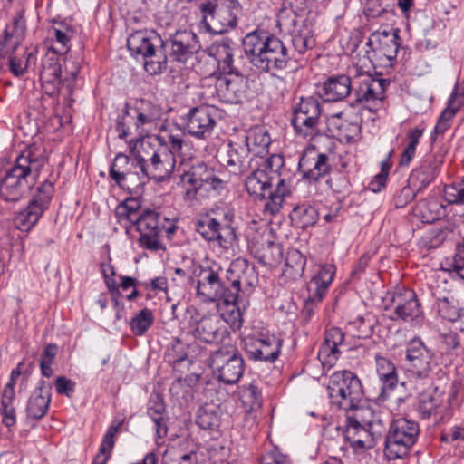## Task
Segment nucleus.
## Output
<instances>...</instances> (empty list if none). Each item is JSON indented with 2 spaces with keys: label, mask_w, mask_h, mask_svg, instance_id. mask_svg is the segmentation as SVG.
I'll return each instance as SVG.
<instances>
[{
  "label": "nucleus",
  "mask_w": 464,
  "mask_h": 464,
  "mask_svg": "<svg viewBox=\"0 0 464 464\" xmlns=\"http://www.w3.org/2000/svg\"><path fill=\"white\" fill-rule=\"evenodd\" d=\"M285 159L280 154H273L252 170L245 180L248 194L266 200L265 211L277 214L285 198L291 193V180L285 177Z\"/></svg>",
  "instance_id": "f257e3e1"
},
{
  "label": "nucleus",
  "mask_w": 464,
  "mask_h": 464,
  "mask_svg": "<svg viewBox=\"0 0 464 464\" xmlns=\"http://www.w3.org/2000/svg\"><path fill=\"white\" fill-rule=\"evenodd\" d=\"M244 53L259 72L275 73L287 67L290 60L298 61L278 37L264 31L255 30L242 41Z\"/></svg>",
  "instance_id": "f03ea898"
},
{
  "label": "nucleus",
  "mask_w": 464,
  "mask_h": 464,
  "mask_svg": "<svg viewBox=\"0 0 464 464\" xmlns=\"http://www.w3.org/2000/svg\"><path fill=\"white\" fill-rule=\"evenodd\" d=\"M45 162V157L31 150H24L0 179L1 198L12 202L22 199L36 183Z\"/></svg>",
  "instance_id": "7ed1b4c3"
},
{
  "label": "nucleus",
  "mask_w": 464,
  "mask_h": 464,
  "mask_svg": "<svg viewBox=\"0 0 464 464\" xmlns=\"http://www.w3.org/2000/svg\"><path fill=\"white\" fill-rule=\"evenodd\" d=\"M132 166L140 169L142 179L161 182L169 179L176 160L168 148L155 147L150 141L132 139L128 141Z\"/></svg>",
  "instance_id": "20e7f679"
},
{
  "label": "nucleus",
  "mask_w": 464,
  "mask_h": 464,
  "mask_svg": "<svg viewBox=\"0 0 464 464\" xmlns=\"http://www.w3.org/2000/svg\"><path fill=\"white\" fill-rule=\"evenodd\" d=\"M384 430V423L373 417L369 408L357 409L345 414L344 437L359 448H372Z\"/></svg>",
  "instance_id": "39448f33"
},
{
  "label": "nucleus",
  "mask_w": 464,
  "mask_h": 464,
  "mask_svg": "<svg viewBox=\"0 0 464 464\" xmlns=\"http://www.w3.org/2000/svg\"><path fill=\"white\" fill-rule=\"evenodd\" d=\"M201 24L213 34H222L237 26L242 6L237 0H205L198 5Z\"/></svg>",
  "instance_id": "423d86ee"
},
{
  "label": "nucleus",
  "mask_w": 464,
  "mask_h": 464,
  "mask_svg": "<svg viewBox=\"0 0 464 464\" xmlns=\"http://www.w3.org/2000/svg\"><path fill=\"white\" fill-rule=\"evenodd\" d=\"M328 388L333 403L337 404L346 413L357 409H365L361 406L363 398L362 384L353 372H335L331 377Z\"/></svg>",
  "instance_id": "0eeeda50"
},
{
  "label": "nucleus",
  "mask_w": 464,
  "mask_h": 464,
  "mask_svg": "<svg viewBox=\"0 0 464 464\" xmlns=\"http://www.w3.org/2000/svg\"><path fill=\"white\" fill-rule=\"evenodd\" d=\"M405 367L411 384H430L437 367L434 353L420 338L411 340L405 349Z\"/></svg>",
  "instance_id": "6e6552de"
},
{
  "label": "nucleus",
  "mask_w": 464,
  "mask_h": 464,
  "mask_svg": "<svg viewBox=\"0 0 464 464\" xmlns=\"http://www.w3.org/2000/svg\"><path fill=\"white\" fill-rule=\"evenodd\" d=\"M206 93L225 103L237 104L246 98L248 88L246 77L238 70L227 73H212L203 81Z\"/></svg>",
  "instance_id": "1a4fd4ad"
},
{
  "label": "nucleus",
  "mask_w": 464,
  "mask_h": 464,
  "mask_svg": "<svg viewBox=\"0 0 464 464\" xmlns=\"http://www.w3.org/2000/svg\"><path fill=\"white\" fill-rule=\"evenodd\" d=\"M292 126L295 133L304 139L314 140L323 134L322 107L314 96L300 97L293 106Z\"/></svg>",
  "instance_id": "9d476101"
},
{
  "label": "nucleus",
  "mask_w": 464,
  "mask_h": 464,
  "mask_svg": "<svg viewBox=\"0 0 464 464\" xmlns=\"http://www.w3.org/2000/svg\"><path fill=\"white\" fill-rule=\"evenodd\" d=\"M419 434L420 427L416 421L406 418L392 420L385 437V457L389 460L406 457L416 443Z\"/></svg>",
  "instance_id": "9b49d317"
},
{
  "label": "nucleus",
  "mask_w": 464,
  "mask_h": 464,
  "mask_svg": "<svg viewBox=\"0 0 464 464\" xmlns=\"http://www.w3.org/2000/svg\"><path fill=\"white\" fill-rule=\"evenodd\" d=\"M133 227L140 233V245L150 251L164 249L160 241L161 236L164 233L169 236L176 229L172 220L156 210L150 209L141 212Z\"/></svg>",
  "instance_id": "f8f14e48"
},
{
  "label": "nucleus",
  "mask_w": 464,
  "mask_h": 464,
  "mask_svg": "<svg viewBox=\"0 0 464 464\" xmlns=\"http://www.w3.org/2000/svg\"><path fill=\"white\" fill-rule=\"evenodd\" d=\"M210 367L218 381L236 384L243 376L245 362L236 347L224 346L211 354Z\"/></svg>",
  "instance_id": "ddd939ff"
},
{
  "label": "nucleus",
  "mask_w": 464,
  "mask_h": 464,
  "mask_svg": "<svg viewBox=\"0 0 464 464\" xmlns=\"http://www.w3.org/2000/svg\"><path fill=\"white\" fill-rule=\"evenodd\" d=\"M53 183L45 180L37 187L36 194L29 201L27 207L19 211L14 218L15 227L22 231L30 230L38 222L44 211L49 208L53 196Z\"/></svg>",
  "instance_id": "4468645a"
},
{
  "label": "nucleus",
  "mask_w": 464,
  "mask_h": 464,
  "mask_svg": "<svg viewBox=\"0 0 464 464\" xmlns=\"http://www.w3.org/2000/svg\"><path fill=\"white\" fill-rule=\"evenodd\" d=\"M181 183L185 189L186 199H195L198 193L204 189H218L221 180L216 176L214 169L205 163L193 165L188 171L181 175Z\"/></svg>",
  "instance_id": "2eb2a0df"
},
{
  "label": "nucleus",
  "mask_w": 464,
  "mask_h": 464,
  "mask_svg": "<svg viewBox=\"0 0 464 464\" xmlns=\"http://www.w3.org/2000/svg\"><path fill=\"white\" fill-rule=\"evenodd\" d=\"M193 336L207 343H221L229 336L225 325L216 314H200L194 311L189 319Z\"/></svg>",
  "instance_id": "dca6fc26"
},
{
  "label": "nucleus",
  "mask_w": 464,
  "mask_h": 464,
  "mask_svg": "<svg viewBox=\"0 0 464 464\" xmlns=\"http://www.w3.org/2000/svg\"><path fill=\"white\" fill-rule=\"evenodd\" d=\"M222 267L216 263L208 266H201L198 274L197 295L203 302H214L224 295L228 285L223 280Z\"/></svg>",
  "instance_id": "f3484780"
},
{
  "label": "nucleus",
  "mask_w": 464,
  "mask_h": 464,
  "mask_svg": "<svg viewBox=\"0 0 464 464\" xmlns=\"http://www.w3.org/2000/svg\"><path fill=\"white\" fill-rule=\"evenodd\" d=\"M170 63H187L201 48L196 34L188 30L177 31L164 40Z\"/></svg>",
  "instance_id": "a211bd4d"
},
{
  "label": "nucleus",
  "mask_w": 464,
  "mask_h": 464,
  "mask_svg": "<svg viewBox=\"0 0 464 464\" xmlns=\"http://www.w3.org/2000/svg\"><path fill=\"white\" fill-rule=\"evenodd\" d=\"M218 109L214 106L191 108L185 116V129L197 139L206 140L211 136L217 125Z\"/></svg>",
  "instance_id": "6ab92c4d"
},
{
  "label": "nucleus",
  "mask_w": 464,
  "mask_h": 464,
  "mask_svg": "<svg viewBox=\"0 0 464 464\" xmlns=\"http://www.w3.org/2000/svg\"><path fill=\"white\" fill-rule=\"evenodd\" d=\"M226 279L229 282L228 292H237L239 296L241 291L251 292L257 284L255 267L244 258H237L231 262L226 271Z\"/></svg>",
  "instance_id": "aec40b11"
},
{
  "label": "nucleus",
  "mask_w": 464,
  "mask_h": 464,
  "mask_svg": "<svg viewBox=\"0 0 464 464\" xmlns=\"http://www.w3.org/2000/svg\"><path fill=\"white\" fill-rule=\"evenodd\" d=\"M281 340L274 334H261L259 337L245 339V350L249 359L274 362L281 351Z\"/></svg>",
  "instance_id": "412c9836"
},
{
  "label": "nucleus",
  "mask_w": 464,
  "mask_h": 464,
  "mask_svg": "<svg viewBox=\"0 0 464 464\" xmlns=\"http://www.w3.org/2000/svg\"><path fill=\"white\" fill-rule=\"evenodd\" d=\"M399 29L375 31L366 44L375 52L380 58L383 57L389 62L396 59L400 48Z\"/></svg>",
  "instance_id": "4be33fe9"
},
{
  "label": "nucleus",
  "mask_w": 464,
  "mask_h": 464,
  "mask_svg": "<svg viewBox=\"0 0 464 464\" xmlns=\"http://www.w3.org/2000/svg\"><path fill=\"white\" fill-rule=\"evenodd\" d=\"M396 318L405 322L418 320L422 315V310L415 293L408 288L399 289L392 297Z\"/></svg>",
  "instance_id": "5701e85b"
},
{
  "label": "nucleus",
  "mask_w": 464,
  "mask_h": 464,
  "mask_svg": "<svg viewBox=\"0 0 464 464\" xmlns=\"http://www.w3.org/2000/svg\"><path fill=\"white\" fill-rule=\"evenodd\" d=\"M442 165V160L434 155L424 157L418 167L413 169L409 176L408 182L415 189L422 192L438 177Z\"/></svg>",
  "instance_id": "b1692460"
},
{
  "label": "nucleus",
  "mask_w": 464,
  "mask_h": 464,
  "mask_svg": "<svg viewBox=\"0 0 464 464\" xmlns=\"http://www.w3.org/2000/svg\"><path fill=\"white\" fill-rule=\"evenodd\" d=\"M358 86L354 90L356 102L367 103L382 101L390 82L383 78H376L369 73H362L358 78Z\"/></svg>",
  "instance_id": "393cba45"
},
{
  "label": "nucleus",
  "mask_w": 464,
  "mask_h": 464,
  "mask_svg": "<svg viewBox=\"0 0 464 464\" xmlns=\"http://www.w3.org/2000/svg\"><path fill=\"white\" fill-rule=\"evenodd\" d=\"M314 150L305 151L299 159L298 169L303 178L309 181H317L331 170L330 156L318 153L312 157Z\"/></svg>",
  "instance_id": "a878e982"
},
{
  "label": "nucleus",
  "mask_w": 464,
  "mask_h": 464,
  "mask_svg": "<svg viewBox=\"0 0 464 464\" xmlns=\"http://www.w3.org/2000/svg\"><path fill=\"white\" fill-rule=\"evenodd\" d=\"M127 47L131 55L141 59L156 47H164V40L154 30H138L128 37Z\"/></svg>",
  "instance_id": "bb28decb"
},
{
  "label": "nucleus",
  "mask_w": 464,
  "mask_h": 464,
  "mask_svg": "<svg viewBox=\"0 0 464 464\" xmlns=\"http://www.w3.org/2000/svg\"><path fill=\"white\" fill-rule=\"evenodd\" d=\"M343 346H345V343L343 331L338 327L327 329L324 343L318 352V357L323 364L329 367L334 365L342 353L341 348Z\"/></svg>",
  "instance_id": "cd10ccee"
},
{
  "label": "nucleus",
  "mask_w": 464,
  "mask_h": 464,
  "mask_svg": "<svg viewBox=\"0 0 464 464\" xmlns=\"http://www.w3.org/2000/svg\"><path fill=\"white\" fill-rule=\"evenodd\" d=\"M51 384L44 380H40L36 388L31 393L27 405V418L40 420L45 416L51 403Z\"/></svg>",
  "instance_id": "c85d7f7f"
},
{
  "label": "nucleus",
  "mask_w": 464,
  "mask_h": 464,
  "mask_svg": "<svg viewBox=\"0 0 464 464\" xmlns=\"http://www.w3.org/2000/svg\"><path fill=\"white\" fill-rule=\"evenodd\" d=\"M59 53L48 49L42 59L39 72L40 80L45 85H52V92H59L63 81L62 65L60 64Z\"/></svg>",
  "instance_id": "c756f323"
},
{
  "label": "nucleus",
  "mask_w": 464,
  "mask_h": 464,
  "mask_svg": "<svg viewBox=\"0 0 464 464\" xmlns=\"http://www.w3.org/2000/svg\"><path fill=\"white\" fill-rule=\"evenodd\" d=\"M352 91V81L345 74L328 77L319 89V96L324 102H336L346 98Z\"/></svg>",
  "instance_id": "7c9ffc66"
},
{
  "label": "nucleus",
  "mask_w": 464,
  "mask_h": 464,
  "mask_svg": "<svg viewBox=\"0 0 464 464\" xmlns=\"http://www.w3.org/2000/svg\"><path fill=\"white\" fill-rule=\"evenodd\" d=\"M419 394L418 412L422 419H429L435 415L441 405V396L438 393L433 381L430 384H412Z\"/></svg>",
  "instance_id": "2f4dec72"
},
{
  "label": "nucleus",
  "mask_w": 464,
  "mask_h": 464,
  "mask_svg": "<svg viewBox=\"0 0 464 464\" xmlns=\"http://www.w3.org/2000/svg\"><path fill=\"white\" fill-rule=\"evenodd\" d=\"M130 111L136 118V139H140L146 132L144 126L156 122L161 117L160 106L145 99L138 101Z\"/></svg>",
  "instance_id": "473e14b6"
},
{
  "label": "nucleus",
  "mask_w": 464,
  "mask_h": 464,
  "mask_svg": "<svg viewBox=\"0 0 464 464\" xmlns=\"http://www.w3.org/2000/svg\"><path fill=\"white\" fill-rule=\"evenodd\" d=\"M218 308L221 318L233 329L238 330L243 324L242 313L237 304V292L227 291L224 295L218 298Z\"/></svg>",
  "instance_id": "72a5a7b5"
},
{
  "label": "nucleus",
  "mask_w": 464,
  "mask_h": 464,
  "mask_svg": "<svg viewBox=\"0 0 464 464\" xmlns=\"http://www.w3.org/2000/svg\"><path fill=\"white\" fill-rule=\"evenodd\" d=\"M336 267L332 264L318 265L307 285L308 293L315 295V300H323L332 284Z\"/></svg>",
  "instance_id": "f704fd0d"
},
{
  "label": "nucleus",
  "mask_w": 464,
  "mask_h": 464,
  "mask_svg": "<svg viewBox=\"0 0 464 464\" xmlns=\"http://www.w3.org/2000/svg\"><path fill=\"white\" fill-rule=\"evenodd\" d=\"M208 53L213 57L218 64L221 73L237 72L239 70L234 58L235 49L227 41H220L212 44L208 48Z\"/></svg>",
  "instance_id": "c9c22d12"
},
{
  "label": "nucleus",
  "mask_w": 464,
  "mask_h": 464,
  "mask_svg": "<svg viewBox=\"0 0 464 464\" xmlns=\"http://www.w3.org/2000/svg\"><path fill=\"white\" fill-rule=\"evenodd\" d=\"M250 152L244 144L228 143V149L222 160L228 171L233 174L242 173L249 167Z\"/></svg>",
  "instance_id": "e433bc0d"
},
{
  "label": "nucleus",
  "mask_w": 464,
  "mask_h": 464,
  "mask_svg": "<svg viewBox=\"0 0 464 464\" xmlns=\"http://www.w3.org/2000/svg\"><path fill=\"white\" fill-rule=\"evenodd\" d=\"M438 314L444 319L455 322L464 315V308L459 307L458 302L448 292L432 289Z\"/></svg>",
  "instance_id": "4c0bfd02"
},
{
  "label": "nucleus",
  "mask_w": 464,
  "mask_h": 464,
  "mask_svg": "<svg viewBox=\"0 0 464 464\" xmlns=\"http://www.w3.org/2000/svg\"><path fill=\"white\" fill-rule=\"evenodd\" d=\"M51 45L48 49L60 54H65L70 50V42L74 36L73 27L64 22L56 23L49 30Z\"/></svg>",
  "instance_id": "58836bf2"
},
{
  "label": "nucleus",
  "mask_w": 464,
  "mask_h": 464,
  "mask_svg": "<svg viewBox=\"0 0 464 464\" xmlns=\"http://www.w3.org/2000/svg\"><path fill=\"white\" fill-rule=\"evenodd\" d=\"M376 372L378 378L382 383V391H393L399 382L396 367L392 362L386 357L375 355Z\"/></svg>",
  "instance_id": "ea45409f"
},
{
  "label": "nucleus",
  "mask_w": 464,
  "mask_h": 464,
  "mask_svg": "<svg viewBox=\"0 0 464 464\" xmlns=\"http://www.w3.org/2000/svg\"><path fill=\"white\" fill-rule=\"evenodd\" d=\"M271 143V138L264 128L256 127L250 130L246 135L245 146L250 154L256 157H263L266 154Z\"/></svg>",
  "instance_id": "a19ab883"
},
{
  "label": "nucleus",
  "mask_w": 464,
  "mask_h": 464,
  "mask_svg": "<svg viewBox=\"0 0 464 464\" xmlns=\"http://www.w3.org/2000/svg\"><path fill=\"white\" fill-rule=\"evenodd\" d=\"M276 26L282 34H293L299 28L304 26L301 15L294 9L283 4L276 14Z\"/></svg>",
  "instance_id": "79ce46f5"
},
{
  "label": "nucleus",
  "mask_w": 464,
  "mask_h": 464,
  "mask_svg": "<svg viewBox=\"0 0 464 464\" xmlns=\"http://www.w3.org/2000/svg\"><path fill=\"white\" fill-rule=\"evenodd\" d=\"M145 71L156 75L161 73L168 67L169 62L168 47H156L141 58Z\"/></svg>",
  "instance_id": "37998d69"
},
{
  "label": "nucleus",
  "mask_w": 464,
  "mask_h": 464,
  "mask_svg": "<svg viewBox=\"0 0 464 464\" xmlns=\"http://www.w3.org/2000/svg\"><path fill=\"white\" fill-rule=\"evenodd\" d=\"M186 349L187 342L174 339L164 353L165 362L171 364L174 370L183 372L184 369H187Z\"/></svg>",
  "instance_id": "c03bdc74"
},
{
  "label": "nucleus",
  "mask_w": 464,
  "mask_h": 464,
  "mask_svg": "<svg viewBox=\"0 0 464 464\" xmlns=\"http://www.w3.org/2000/svg\"><path fill=\"white\" fill-rule=\"evenodd\" d=\"M290 218L297 227L305 229L316 224L319 212L313 205L302 203L293 208Z\"/></svg>",
  "instance_id": "a18cd8bd"
},
{
  "label": "nucleus",
  "mask_w": 464,
  "mask_h": 464,
  "mask_svg": "<svg viewBox=\"0 0 464 464\" xmlns=\"http://www.w3.org/2000/svg\"><path fill=\"white\" fill-rule=\"evenodd\" d=\"M140 202L135 198H127L120 203L115 209V216L118 221L126 229L135 225V220L140 218Z\"/></svg>",
  "instance_id": "49530a36"
},
{
  "label": "nucleus",
  "mask_w": 464,
  "mask_h": 464,
  "mask_svg": "<svg viewBox=\"0 0 464 464\" xmlns=\"http://www.w3.org/2000/svg\"><path fill=\"white\" fill-rule=\"evenodd\" d=\"M221 225L217 218L206 217L198 220L196 225L197 231L202 237L209 242H218L222 247H227L226 240L221 235Z\"/></svg>",
  "instance_id": "de8ad7c7"
},
{
  "label": "nucleus",
  "mask_w": 464,
  "mask_h": 464,
  "mask_svg": "<svg viewBox=\"0 0 464 464\" xmlns=\"http://www.w3.org/2000/svg\"><path fill=\"white\" fill-rule=\"evenodd\" d=\"M416 215L424 223H433L445 216V207L435 198L424 199L418 203Z\"/></svg>",
  "instance_id": "09e8293b"
},
{
  "label": "nucleus",
  "mask_w": 464,
  "mask_h": 464,
  "mask_svg": "<svg viewBox=\"0 0 464 464\" xmlns=\"http://www.w3.org/2000/svg\"><path fill=\"white\" fill-rule=\"evenodd\" d=\"M122 422L116 425H111L105 432L99 451L94 457L92 464H106L111 457L113 448L115 446V437L119 432Z\"/></svg>",
  "instance_id": "8fccbe9b"
},
{
  "label": "nucleus",
  "mask_w": 464,
  "mask_h": 464,
  "mask_svg": "<svg viewBox=\"0 0 464 464\" xmlns=\"http://www.w3.org/2000/svg\"><path fill=\"white\" fill-rule=\"evenodd\" d=\"M291 35V42L293 50H289L291 53H295V57L299 59V56L304 55L308 50H311L315 45V40L311 33V30L307 26H303L289 34Z\"/></svg>",
  "instance_id": "3c124183"
},
{
  "label": "nucleus",
  "mask_w": 464,
  "mask_h": 464,
  "mask_svg": "<svg viewBox=\"0 0 464 464\" xmlns=\"http://www.w3.org/2000/svg\"><path fill=\"white\" fill-rule=\"evenodd\" d=\"M130 158L123 153H118L111 165L109 175L120 187H124L130 175L129 164Z\"/></svg>",
  "instance_id": "603ef678"
},
{
  "label": "nucleus",
  "mask_w": 464,
  "mask_h": 464,
  "mask_svg": "<svg viewBox=\"0 0 464 464\" xmlns=\"http://www.w3.org/2000/svg\"><path fill=\"white\" fill-rule=\"evenodd\" d=\"M135 121L136 118L130 111V104L125 103L121 113L118 115L116 121V130L118 132V138L121 140H126L129 136H136Z\"/></svg>",
  "instance_id": "864d4df0"
},
{
  "label": "nucleus",
  "mask_w": 464,
  "mask_h": 464,
  "mask_svg": "<svg viewBox=\"0 0 464 464\" xmlns=\"http://www.w3.org/2000/svg\"><path fill=\"white\" fill-rule=\"evenodd\" d=\"M154 314L151 310H140L130 322L131 333L136 336H143L154 323Z\"/></svg>",
  "instance_id": "5fc2aeb1"
},
{
  "label": "nucleus",
  "mask_w": 464,
  "mask_h": 464,
  "mask_svg": "<svg viewBox=\"0 0 464 464\" xmlns=\"http://www.w3.org/2000/svg\"><path fill=\"white\" fill-rule=\"evenodd\" d=\"M306 265L305 256L297 249L287 252L285 259V273L293 278L301 277L304 275Z\"/></svg>",
  "instance_id": "6e6d98bb"
},
{
  "label": "nucleus",
  "mask_w": 464,
  "mask_h": 464,
  "mask_svg": "<svg viewBox=\"0 0 464 464\" xmlns=\"http://www.w3.org/2000/svg\"><path fill=\"white\" fill-rule=\"evenodd\" d=\"M7 65L13 75L20 77L24 74L27 69L35 67L36 56L33 52H24V56L23 58H18L14 54L7 60Z\"/></svg>",
  "instance_id": "4d7b16f0"
},
{
  "label": "nucleus",
  "mask_w": 464,
  "mask_h": 464,
  "mask_svg": "<svg viewBox=\"0 0 464 464\" xmlns=\"http://www.w3.org/2000/svg\"><path fill=\"white\" fill-rule=\"evenodd\" d=\"M239 396L246 411H256L262 405L261 393L258 388L253 383L242 386Z\"/></svg>",
  "instance_id": "13d9d810"
},
{
  "label": "nucleus",
  "mask_w": 464,
  "mask_h": 464,
  "mask_svg": "<svg viewBox=\"0 0 464 464\" xmlns=\"http://www.w3.org/2000/svg\"><path fill=\"white\" fill-rule=\"evenodd\" d=\"M58 353V346L55 343H48L44 346L40 358V370L44 377H51L53 374L52 368Z\"/></svg>",
  "instance_id": "bf43d9fd"
},
{
  "label": "nucleus",
  "mask_w": 464,
  "mask_h": 464,
  "mask_svg": "<svg viewBox=\"0 0 464 464\" xmlns=\"http://www.w3.org/2000/svg\"><path fill=\"white\" fill-rule=\"evenodd\" d=\"M283 259V248L280 244L268 241L262 248L259 261L264 265L272 266Z\"/></svg>",
  "instance_id": "052dcab7"
},
{
  "label": "nucleus",
  "mask_w": 464,
  "mask_h": 464,
  "mask_svg": "<svg viewBox=\"0 0 464 464\" xmlns=\"http://www.w3.org/2000/svg\"><path fill=\"white\" fill-rule=\"evenodd\" d=\"M102 274L104 277L105 285L112 295L113 302L115 305L119 304L118 296L120 295V291H118V283L115 280L116 272L114 266L111 264V262L102 263L101 265Z\"/></svg>",
  "instance_id": "680f3d73"
},
{
  "label": "nucleus",
  "mask_w": 464,
  "mask_h": 464,
  "mask_svg": "<svg viewBox=\"0 0 464 464\" xmlns=\"http://www.w3.org/2000/svg\"><path fill=\"white\" fill-rule=\"evenodd\" d=\"M25 31V20L22 15H17L8 24L4 32V36L20 44Z\"/></svg>",
  "instance_id": "e2e57ef3"
},
{
  "label": "nucleus",
  "mask_w": 464,
  "mask_h": 464,
  "mask_svg": "<svg viewBox=\"0 0 464 464\" xmlns=\"http://www.w3.org/2000/svg\"><path fill=\"white\" fill-rule=\"evenodd\" d=\"M350 331H354L353 335L358 338H367L372 334L373 324L369 317L359 316L348 324Z\"/></svg>",
  "instance_id": "0e129e2a"
},
{
  "label": "nucleus",
  "mask_w": 464,
  "mask_h": 464,
  "mask_svg": "<svg viewBox=\"0 0 464 464\" xmlns=\"http://www.w3.org/2000/svg\"><path fill=\"white\" fill-rule=\"evenodd\" d=\"M197 424L202 430H214L218 427L219 420L214 411L201 407L198 411Z\"/></svg>",
  "instance_id": "69168bd1"
},
{
  "label": "nucleus",
  "mask_w": 464,
  "mask_h": 464,
  "mask_svg": "<svg viewBox=\"0 0 464 464\" xmlns=\"http://www.w3.org/2000/svg\"><path fill=\"white\" fill-rule=\"evenodd\" d=\"M168 149L170 154L175 158L179 155L182 151L185 141L183 139V133L178 128L168 129Z\"/></svg>",
  "instance_id": "338daca9"
},
{
  "label": "nucleus",
  "mask_w": 464,
  "mask_h": 464,
  "mask_svg": "<svg viewBox=\"0 0 464 464\" xmlns=\"http://www.w3.org/2000/svg\"><path fill=\"white\" fill-rule=\"evenodd\" d=\"M444 198L450 204L464 203V179L459 183L446 185Z\"/></svg>",
  "instance_id": "774afa93"
}]
</instances>
